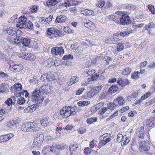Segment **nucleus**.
Returning <instances> with one entry per match:
<instances>
[{"mask_svg":"<svg viewBox=\"0 0 155 155\" xmlns=\"http://www.w3.org/2000/svg\"><path fill=\"white\" fill-rule=\"evenodd\" d=\"M140 73L139 72H134L131 75V77L132 78L136 79L139 77Z\"/></svg>","mask_w":155,"mask_h":155,"instance_id":"obj_38","label":"nucleus"},{"mask_svg":"<svg viewBox=\"0 0 155 155\" xmlns=\"http://www.w3.org/2000/svg\"><path fill=\"white\" fill-rule=\"evenodd\" d=\"M25 100L24 97H21L18 99L17 101V103L19 104H23L25 103Z\"/></svg>","mask_w":155,"mask_h":155,"instance_id":"obj_37","label":"nucleus"},{"mask_svg":"<svg viewBox=\"0 0 155 155\" xmlns=\"http://www.w3.org/2000/svg\"><path fill=\"white\" fill-rule=\"evenodd\" d=\"M98 3L96 5L99 8H102L105 5V2L104 0H97Z\"/></svg>","mask_w":155,"mask_h":155,"instance_id":"obj_27","label":"nucleus"},{"mask_svg":"<svg viewBox=\"0 0 155 155\" xmlns=\"http://www.w3.org/2000/svg\"><path fill=\"white\" fill-rule=\"evenodd\" d=\"M18 20L19 21L18 22L17 26L19 27L20 28H25L27 19L25 17H20Z\"/></svg>","mask_w":155,"mask_h":155,"instance_id":"obj_8","label":"nucleus"},{"mask_svg":"<svg viewBox=\"0 0 155 155\" xmlns=\"http://www.w3.org/2000/svg\"><path fill=\"white\" fill-rule=\"evenodd\" d=\"M150 145L148 141H143L140 143L139 149L141 151H147L150 150Z\"/></svg>","mask_w":155,"mask_h":155,"instance_id":"obj_6","label":"nucleus"},{"mask_svg":"<svg viewBox=\"0 0 155 155\" xmlns=\"http://www.w3.org/2000/svg\"><path fill=\"white\" fill-rule=\"evenodd\" d=\"M9 77L8 74L3 72H0V77L3 79H8Z\"/></svg>","mask_w":155,"mask_h":155,"instance_id":"obj_33","label":"nucleus"},{"mask_svg":"<svg viewBox=\"0 0 155 155\" xmlns=\"http://www.w3.org/2000/svg\"><path fill=\"white\" fill-rule=\"evenodd\" d=\"M7 33L11 35L15 36L17 35V31H16V28H9L7 30Z\"/></svg>","mask_w":155,"mask_h":155,"instance_id":"obj_17","label":"nucleus"},{"mask_svg":"<svg viewBox=\"0 0 155 155\" xmlns=\"http://www.w3.org/2000/svg\"><path fill=\"white\" fill-rule=\"evenodd\" d=\"M54 72L52 71L48 72L47 73V81H52L56 79L54 75Z\"/></svg>","mask_w":155,"mask_h":155,"instance_id":"obj_16","label":"nucleus"},{"mask_svg":"<svg viewBox=\"0 0 155 155\" xmlns=\"http://www.w3.org/2000/svg\"><path fill=\"white\" fill-rule=\"evenodd\" d=\"M64 31L68 33L70 32L71 30L68 27H65L63 29Z\"/></svg>","mask_w":155,"mask_h":155,"instance_id":"obj_62","label":"nucleus"},{"mask_svg":"<svg viewBox=\"0 0 155 155\" xmlns=\"http://www.w3.org/2000/svg\"><path fill=\"white\" fill-rule=\"evenodd\" d=\"M104 104V103L103 102H101L97 104L95 106V108L96 110H98L100 107L103 106Z\"/></svg>","mask_w":155,"mask_h":155,"instance_id":"obj_57","label":"nucleus"},{"mask_svg":"<svg viewBox=\"0 0 155 155\" xmlns=\"http://www.w3.org/2000/svg\"><path fill=\"white\" fill-rule=\"evenodd\" d=\"M15 124V123L14 120H9L7 123V126L10 127H12V126H14Z\"/></svg>","mask_w":155,"mask_h":155,"instance_id":"obj_42","label":"nucleus"},{"mask_svg":"<svg viewBox=\"0 0 155 155\" xmlns=\"http://www.w3.org/2000/svg\"><path fill=\"white\" fill-rule=\"evenodd\" d=\"M82 2L83 1L74 0L72 1V3L73 5H76L81 4Z\"/></svg>","mask_w":155,"mask_h":155,"instance_id":"obj_51","label":"nucleus"},{"mask_svg":"<svg viewBox=\"0 0 155 155\" xmlns=\"http://www.w3.org/2000/svg\"><path fill=\"white\" fill-rule=\"evenodd\" d=\"M7 86V84L5 83H2L0 84V93H6L9 91L8 89L6 87Z\"/></svg>","mask_w":155,"mask_h":155,"instance_id":"obj_14","label":"nucleus"},{"mask_svg":"<svg viewBox=\"0 0 155 155\" xmlns=\"http://www.w3.org/2000/svg\"><path fill=\"white\" fill-rule=\"evenodd\" d=\"M147 125L151 127L155 125V116L152 118L148 119L146 120Z\"/></svg>","mask_w":155,"mask_h":155,"instance_id":"obj_18","label":"nucleus"},{"mask_svg":"<svg viewBox=\"0 0 155 155\" xmlns=\"http://www.w3.org/2000/svg\"><path fill=\"white\" fill-rule=\"evenodd\" d=\"M10 69L14 72H18L21 71L23 68V66L21 64L11 65L9 67Z\"/></svg>","mask_w":155,"mask_h":155,"instance_id":"obj_11","label":"nucleus"},{"mask_svg":"<svg viewBox=\"0 0 155 155\" xmlns=\"http://www.w3.org/2000/svg\"><path fill=\"white\" fill-rule=\"evenodd\" d=\"M116 104L114 103H110L108 104L107 107L110 109H114L116 107Z\"/></svg>","mask_w":155,"mask_h":155,"instance_id":"obj_40","label":"nucleus"},{"mask_svg":"<svg viewBox=\"0 0 155 155\" xmlns=\"http://www.w3.org/2000/svg\"><path fill=\"white\" fill-rule=\"evenodd\" d=\"M99 77V75L97 74H96L94 75L91 76V78H88V80L90 81H94L98 78Z\"/></svg>","mask_w":155,"mask_h":155,"instance_id":"obj_47","label":"nucleus"},{"mask_svg":"<svg viewBox=\"0 0 155 155\" xmlns=\"http://www.w3.org/2000/svg\"><path fill=\"white\" fill-rule=\"evenodd\" d=\"M120 24L127 25L131 23L130 18L128 15L124 14L121 16Z\"/></svg>","mask_w":155,"mask_h":155,"instance_id":"obj_9","label":"nucleus"},{"mask_svg":"<svg viewBox=\"0 0 155 155\" xmlns=\"http://www.w3.org/2000/svg\"><path fill=\"white\" fill-rule=\"evenodd\" d=\"M73 58L72 55L71 54L65 55L63 57V59L64 60H66L68 59H73Z\"/></svg>","mask_w":155,"mask_h":155,"instance_id":"obj_43","label":"nucleus"},{"mask_svg":"<svg viewBox=\"0 0 155 155\" xmlns=\"http://www.w3.org/2000/svg\"><path fill=\"white\" fill-rule=\"evenodd\" d=\"M101 88L102 87L101 86H98L95 87L93 90H94V91H95V93L97 94L99 92Z\"/></svg>","mask_w":155,"mask_h":155,"instance_id":"obj_53","label":"nucleus"},{"mask_svg":"<svg viewBox=\"0 0 155 155\" xmlns=\"http://www.w3.org/2000/svg\"><path fill=\"white\" fill-rule=\"evenodd\" d=\"M155 26V24L153 22H151L147 25L145 26V28L146 29L148 30L149 29L153 28Z\"/></svg>","mask_w":155,"mask_h":155,"instance_id":"obj_29","label":"nucleus"},{"mask_svg":"<svg viewBox=\"0 0 155 155\" xmlns=\"http://www.w3.org/2000/svg\"><path fill=\"white\" fill-rule=\"evenodd\" d=\"M103 59L104 60L106 61L107 62H108V63L111 60V58L107 56L104 57V58H103Z\"/></svg>","mask_w":155,"mask_h":155,"instance_id":"obj_59","label":"nucleus"},{"mask_svg":"<svg viewBox=\"0 0 155 155\" xmlns=\"http://www.w3.org/2000/svg\"><path fill=\"white\" fill-rule=\"evenodd\" d=\"M115 101L118 102V104L120 105H123L125 102L124 98L121 96L117 97L116 101H115Z\"/></svg>","mask_w":155,"mask_h":155,"instance_id":"obj_23","label":"nucleus"},{"mask_svg":"<svg viewBox=\"0 0 155 155\" xmlns=\"http://www.w3.org/2000/svg\"><path fill=\"white\" fill-rule=\"evenodd\" d=\"M78 147V145L76 144H71L69 148L71 151H73L76 150Z\"/></svg>","mask_w":155,"mask_h":155,"instance_id":"obj_41","label":"nucleus"},{"mask_svg":"<svg viewBox=\"0 0 155 155\" xmlns=\"http://www.w3.org/2000/svg\"><path fill=\"white\" fill-rule=\"evenodd\" d=\"M47 36L50 38H53L57 37L60 35V31L58 29L54 28H48L47 30Z\"/></svg>","mask_w":155,"mask_h":155,"instance_id":"obj_5","label":"nucleus"},{"mask_svg":"<svg viewBox=\"0 0 155 155\" xmlns=\"http://www.w3.org/2000/svg\"><path fill=\"white\" fill-rule=\"evenodd\" d=\"M82 13L84 15L90 16L92 15L94 13L93 12L92 10H89L88 9H85L82 11Z\"/></svg>","mask_w":155,"mask_h":155,"instance_id":"obj_22","label":"nucleus"},{"mask_svg":"<svg viewBox=\"0 0 155 155\" xmlns=\"http://www.w3.org/2000/svg\"><path fill=\"white\" fill-rule=\"evenodd\" d=\"M97 117H91L87 119V122L90 124L97 121Z\"/></svg>","mask_w":155,"mask_h":155,"instance_id":"obj_30","label":"nucleus"},{"mask_svg":"<svg viewBox=\"0 0 155 155\" xmlns=\"http://www.w3.org/2000/svg\"><path fill=\"white\" fill-rule=\"evenodd\" d=\"M21 42L23 45L27 47L28 46L30 43V40L28 38H20Z\"/></svg>","mask_w":155,"mask_h":155,"instance_id":"obj_15","label":"nucleus"},{"mask_svg":"<svg viewBox=\"0 0 155 155\" xmlns=\"http://www.w3.org/2000/svg\"><path fill=\"white\" fill-rule=\"evenodd\" d=\"M3 137L5 142L8 140L10 139L13 137V135L12 134H7V135H3Z\"/></svg>","mask_w":155,"mask_h":155,"instance_id":"obj_28","label":"nucleus"},{"mask_svg":"<svg viewBox=\"0 0 155 155\" xmlns=\"http://www.w3.org/2000/svg\"><path fill=\"white\" fill-rule=\"evenodd\" d=\"M41 80L45 82H48L47 74H43L41 77Z\"/></svg>","mask_w":155,"mask_h":155,"instance_id":"obj_46","label":"nucleus"},{"mask_svg":"<svg viewBox=\"0 0 155 155\" xmlns=\"http://www.w3.org/2000/svg\"><path fill=\"white\" fill-rule=\"evenodd\" d=\"M84 89L85 88L84 87L80 88L76 91L75 93L77 95H79L81 94Z\"/></svg>","mask_w":155,"mask_h":155,"instance_id":"obj_52","label":"nucleus"},{"mask_svg":"<svg viewBox=\"0 0 155 155\" xmlns=\"http://www.w3.org/2000/svg\"><path fill=\"white\" fill-rule=\"evenodd\" d=\"M45 85H43L40 88L39 90H35L32 93L33 99L35 100V102L40 104L43 100L42 95L46 92Z\"/></svg>","mask_w":155,"mask_h":155,"instance_id":"obj_1","label":"nucleus"},{"mask_svg":"<svg viewBox=\"0 0 155 155\" xmlns=\"http://www.w3.org/2000/svg\"><path fill=\"white\" fill-rule=\"evenodd\" d=\"M26 28H28L31 30L34 29L33 25L31 21H28V22L27 21Z\"/></svg>","mask_w":155,"mask_h":155,"instance_id":"obj_32","label":"nucleus"},{"mask_svg":"<svg viewBox=\"0 0 155 155\" xmlns=\"http://www.w3.org/2000/svg\"><path fill=\"white\" fill-rule=\"evenodd\" d=\"M122 135L121 134H119L117 135V141L118 143H119L121 141V138L122 137Z\"/></svg>","mask_w":155,"mask_h":155,"instance_id":"obj_58","label":"nucleus"},{"mask_svg":"<svg viewBox=\"0 0 155 155\" xmlns=\"http://www.w3.org/2000/svg\"><path fill=\"white\" fill-rule=\"evenodd\" d=\"M44 18H41V22H43V21L44 22H46L49 24L52 20V18H53V15H50L45 20L44 19Z\"/></svg>","mask_w":155,"mask_h":155,"instance_id":"obj_24","label":"nucleus"},{"mask_svg":"<svg viewBox=\"0 0 155 155\" xmlns=\"http://www.w3.org/2000/svg\"><path fill=\"white\" fill-rule=\"evenodd\" d=\"M91 152V149L88 147L85 149L84 152V154L86 155H89L90 154Z\"/></svg>","mask_w":155,"mask_h":155,"instance_id":"obj_49","label":"nucleus"},{"mask_svg":"<svg viewBox=\"0 0 155 155\" xmlns=\"http://www.w3.org/2000/svg\"><path fill=\"white\" fill-rule=\"evenodd\" d=\"M121 13L120 12H116L115 13V14H117V15L115 16L114 18V22L117 24H120V20L121 15L120 14Z\"/></svg>","mask_w":155,"mask_h":155,"instance_id":"obj_19","label":"nucleus"},{"mask_svg":"<svg viewBox=\"0 0 155 155\" xmlns=\"http://www.w3.org/2000/svg\"><path fill=\"white\" fill-rule=\"evenodd\" d=\"M86 131V129L84 127L80 128L78 130V132L79 133L82 134L85 133Z\"/></svg>","mask_w":155,"mask_h":155,"instance_id":"obj_56","label":"nucleus"},{"mask_svg":"<svg viewBox=\"0 0 155 155\" xmlns=\"http://www.w3.org/2000/svg\"><path fill=\"white\" fill-rule=\"evenodd\" d=\"M46 62H50V64H47V65L48 67H50L54 65V63L52 60L51 59H49L47 60Z\"/></svg>","mask_w":155,"mask_h":155,"instance_id":"obj_55","label":"nucleus"},{"mask_svg":"<svg viewBox=\"0 0 155 155\" xmlns=\"http://www.w3.org/2000/svg\"><path fill=\"white\" fill-rule=\"evenodd\" d=\"M125 81H124L121 79H119L117 81V83L122 87H124L127 84L125 82Z\"/></svg>","mask_w":155,"mask_h":155,"instance_id":"obj_35","label":"nucleus"},{"mask_svg":"<svg viewBox=\"0 0 155 155\" xmlns=\"http://www.w3.org/2000/svg\"><path fill=\"white\" fill-rule=\"evenodd\" d=\"M59 3L57 0H51L48 1L46 2L47 5L48 6H54Z\"/></svg>","mask_w":155,"mask_h":155,"instance_id":"obj_20","label":"nucleus"},{"mask_svg":"<svg viewBox=\"0 0 155 155\" xmlns=\"http://www.w3.org/2000/svg\"><path fill=\"white\" fill-rule=\"evenodd\" d=\"M118 89V87L115 85H113L109 89L108 91L110 93L116 92Z\"/></svg>","mask_w":155,"mask_h":155,"instance_id":"obj_25","label":"nucleus"},{"mask_svg":"<svg viewBox=\"0 0 155 155\" xmlns=\"http://www.w3.org/2000/svg\"><path fill=\"white\" fill-rule=\"evenodd\" d=\"M84 21H83L84 23V26L90 30L94 29L95 28V25L92 22L89 20L86 21L85 20H84Z\"/></svg>","mask_w":155,"mask_h":155,"instance_id":"obj_12","label":"nucleus"},{"mask_svg":"<svg viewBox=\"0 0 155 155\" xmlns=\"http://www.w3.org/2000/svg\"><path fill=\"white\" fill-rule=\"evenodd\" d=\"M71 79H72V81H74L73 83H74L75 82H77L78 81L79 78L77 77L73 76L72 77Z\"/></svg>","mask_w":155,"mask_h":155,"instance_id":"obj_63","label":"nucleus"},{"mask_svg":"<svg viewBox=\"0 0 155 155\" xmlns=\"http://www.w3.org/2000/svg\"><path fill=\"white\" fill-rule=\"evenodd\" d=\"M20 56L23 58L28 60H35V57L33 54L27 53L26 52L22 53Z\"/></svg>","mask_w":155,"mask_h":155,"instance_id":"obj_10","label":"nucleus"},{"mask_svg":"<svg viewBox=\"0 0 155 155\" xmlns=\"http://www.w3.org/2000/svg\"><path fill=\"white\" fill-rule=\"evenodd\" d=\"M124 47L122 45V43H119L118 44V45L117 46V50L118 51H120L122 50L123 49Z\"/></svg>","mask_w":155,"mask_h":155,"instance_id":"obj_50","label":"nucleus"},{"mask_svg":"<svg viewBox=\"0 0 155 155\" xmlns=\"http://www.w3.org/2000/svg\"><path fill=\"white\" fill-rule=\"evenodd\" d=\"M66 20L67 17L65 16L60 15L57 17L55 22L60 23H63L65 22Z\"/></svg>","mask_w":155,"mask_h":155,"instance_id":"obj_13","label":"nucleus"},{"mask_svg":"<svg viewBox=\"0 0 155 155\" xmlns=\"http://www.w3.org/2000/svg\"><path fill=\"white\" fill-rule=\"evenodd\" d=\"M38 121L35 120L32 122L25 123L22 125L21 130L24 131L33 132L38 127Z\"/></svg>","mask_w":155,"mask_h":155,"instance_id":"obj_3","label":"nucleus"},{"mask_svg":"<svg viewBox=\"0 0 155 155\" xmlns=\"http://www.w3.org/2000/svg\"><path fill=\"white\" fill-rule=\"evenodd\" d=\"M129 109V107L128 106H126L123 107L120 110V112L121 113H123L124 112L126 111V110H128Z\"/></svg>","mask_w":155,"mask_h":155,"instance_id":"obj_60","label":"nucleus"},{"mask_svg":"<svg viewBox=\"0 0 155 155\" xmlns=\"http://www.w3.org/2000/svg\"><path fill=\"white\" fill-rule=\"evenodd\" d=\"M5 103L8 105L10 106L12 103V99L9 98L5 101Z\"/></svg>","mask_w":155,"mask_h":155,"instance_id":"obj_54","label":"nucleus"},{"mask_svg":"<svg viewBox=\"0 0 155 155\" xmlns=\"http://www.w3.org/2000/svg\"><path fill=\"white\" fill-rule=\"evenodd\" d=\"M15 89L17 91L21 90L22 89V86L20 84H15Z\"/></svg>","mask_w":155,"mask_h":155,"instance_id":"obj_45","label":"nucleus"},{"mask_svg":"<svg viewBox=\"0 0 155 155\" xmlns=\"http://www.w3.org/2000/svg\"><path fill=\"white\" fill-rule=\"evenodd\" d=\"M111 138H110V137H108L105 139V140H104V142H102L104 145H105L107 143L110 142L111 141Z\"/></svg>","mask_w":155,"mask_h":155,"instance_id":"obj_61","label":"nucleus"},{"mask_svg":"<svg viewBox=\"0 0 155 155\" xmlns=\"http://www.w3.org/2000/svg\"><path fill=\"white\" fill-rule=\"evenodd\" d=\"M32 100L33 101H35V100H34L33 99V96L32 95ZM34 103L36 104L35 105L36 106H35V104H33L30 106H29L30 110H31V111H32L33 110L35 111V110L38 107V106H40L41 105V103H40V104H37L36 103H35V101H34Z\"/></svg>","mask_w":155,"mask_h":155,"instance_id":"obj_21","label":"nucleus"},{"mask_svg":"<svg viewBox=\"0 0 155 155\" xmlns=\"http://www.w3.org/2000/svg\"><path fill=\"white\" fill-rule=\"evenodd\" d=\"M44 140V137L43 134L41 133H38L34 138L32 147L33 148H38L42 143Z\"/></svg>","mask_w":155,"mask_h":155,"instance_id":"obj_4","label":"nucleus"},{"mask_svg":"<svg viewBox=\"0 0 155 155\" xmlns=\"http://www.w3.org/2000/svg\"><path fill=\"white\" fill-rule=\"evenodd\" d=\"M131 71V68L129 67H127L123 70L122 73L124 75H126L130 74Z\"/></svg>","mask_w":155,"mask_h":155,"instance_id":"obj_26","label":"nucleus"},{"mask_svg":"<svg viewBox=\"0 0 155 155\" xmlns=\"http://www.w3.org/2000/svg\"><path fill=\"white\" fill-rule=\"evenodd\" d=\"M40 123L42 126L44 127H46L48 124V121L46 118H44L40 121Z\"/></svg>","mask_w":155,"mask_h":155,"instance_id":"obj_31","label":"nucleus"},{"mask_svg":"<svg viewBox=\"0 0 155 155\" xmlns=\"http://www.w3.org/2000/svg\"><path fill=\"white\" fill-rule=\"evenodd\" d=\"M17 18L18 15H15L10 18L9 21L12 23L17 22L18 20Z\"/></svg>","mask_w":155,"mask_h":155,"instance_id":"obj_36","label":"nucleus"},{"mask_svg":"<svg viewBox=\"0 0 155 155\" xmlns=\"http://www.w3.org/2000/svg\"><path fill=\"white\" fill-rule=\"evenodd\" d=\"M132 33V31H126L123 32H120L119 34H120V35L122 37H124L125 36L128 35L129 34Z\"/></svg>","mask_w":155,"mask_h":155,"instance_id":"obj_34","label":"nucleus"},{"mask_svg":"<svg viewBox=\"0 0 155 155\" xmlns=\"http://www.w3.org/2000/svg\"><path fill=\"white\" fill-rule=\"evenodd\" d=\"M64 52L63 48L61 46L53 48L51 50V53L54 55L58 54L62 55L64 53Z\"/></svg>","mask_w":155,"mask_h":155,"instance_id":"obj_7","label":"nucleus"},{"mask_svg":"<svg viewBox=\"0 0 155 155\" xmlns=\"http://www.w3.org/2000/svg\"><path fill=\"white\" fill-rule=\"evenodd\" d=\"M78 112V109L76 107L66 106L60 110V115L62 117L66 118L70 116L74 115Z\"/></svg>","mask_w":155,"mask_h":155,"instance_id":"obj_2","label":"nucleus"},{"mask_svg":"<svg viewBox=\"0 0 155 155\" xmlns=\"http://www.w3.org/2000/svg\"><path fill=\"white\" fill-rule=\"evenodd\" d=\"M96 94H97L94 90H91L90 91L88 92L87 94V96L89 97H93Z\"/></svg>","mask_w":155,"mask_h":155,"instance_id":"obj_39","label":"nucleus"},{"mask_svg":"<svg viewBox=\"0 0 155 155\" xmlns=\"http://www.w3.org/2000/svg\"><path fill=\"white\" fill-rule=\"evenodd\" d=\"M78 104L79 106H84L87 105L88 104V102L83 101L78 102Z\"/></svg>","mask_w":155,"mask_h":155,"instance_id":"obj_44","label":"nucleus"},{"mask_svg":"<svg viewBox=\"0 0 155 155\" xmlns=\"http://www.w3.org/2000/svg\"><path fill=\"white\" fill-rule=\"evenodd\" d=\"M50 150L52 152H54L57 151L56 143H54L52 146L50 147Z\"/></svg>","mask_w":155,"mask_h":155,"instance_id":"obj_48","label":"nucleus"},{"mask_svg":"<svg viewBox=\"0 0 155 155\" xmlns=\"http://www.w3.org/2000/svg\"><path fill=\"white\" fill-rule=\"evenodd\" d=\"M135 8V6L133 5H129L127 6V8L129 10H133Z\"/></svg>","mask_w":155,"mask_h":155,"instance_id":"obj_64","label":"nucleus"}]
</instances>
